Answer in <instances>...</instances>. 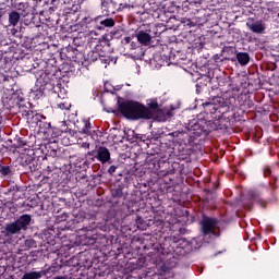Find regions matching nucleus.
<instances>
[{
  "label": "nucleus",
  "mask_w": 279,
  "mask_h": 279,
  "mask_svg": "<svg viewBox=\"0 0 279 279\" xmlns=\"http://www.w3.org/2000/svg\"><path fill=\"white\" fill-rule=\"evenodd\" d=\"M159 108L158 98L147 99L146 105H144V121H151L156 117Z\"/></svg>",
  "instance_id": "5"
},
{
  "label": "nucleus",
  "mask_w": 279,
  "mask_h": 279,
  "mask_svg": "<svg viewBox=\"0 0 279 279\" xmlns=\"http://www.w3.org/2000/svg\"><path fill=\"white\" fill-rule=\"evenodd\" d=\"M272 178H274L275 182L278 180V177H276V175H274Z\"/></svg>",
  "instance_id": "46"
},
{
  "label": "nucleus",
  "mask_w": 279,
  "mask_h": 279,
  "mask_svg": "<svg viewBox=\"0 0 279 279\" xmlns=\"http://www.w3.org/2000/svg\"><path fill=\"white\" fill-rule=\"evenodd\" d=\"M117 112L122 114L129 121H145V105L136 100H125L121 96H118Z\"/></svg>",
  "instance_id": "2"
},
{
  "label": "nucleus",
  "mask_w": 279,
  "mask_h": 279,
  "mask_svg": "<svg viewBox=\"0 0 279 279\" xmlns=\"http://www.w3.org/2000/svg\"><path fill=\"white\" fill-rule=\"evenodd\" d=\"M187 132H174L173 136H181L185 145L195 143L198 136H208L213 132V125L206 120H192L186 126Z\"/></svg>",
  "instance_id": "1"
},
{
  "label": "nucleus",
  "mask_w": 279,
  "mask_h": 279,
  "mask_svg": "<svg viewBox=\"0 0 279 279\" xmlns=\"http://www.w3.org/2000/svg\"><path fill=\"white\" fill-rule=\"evenodd\" d=\"M26 167H28V169H29L31 171H38V166H35V165H34V161H29V162L26 165Z\"/></svg>",
  "instance_id": "36"
},
{
  "label": "nucleus",
  "mask_w": 279,
  "mask_h": 279,
  "mask_svg": "<svg viewBox=\"0 0 279 279\" xmlns=\"http://www.w3.org/2000/svg\"><path fill=\"white\" fill-rule=\"evenodd\" d=\"M24 247H25V250L36 248V247H38V242H36V240H34L32 238H27L24 241Z\"/></svg>",
  "instance_id": "24"
},
{
  "label": "nucleus",
  "mask_w": 279,
  "mask_h": 279,
  "mask_svg": "<svg viewBox=\"0 0 279 279\" xmlns=\"http://www.w3.org/2000/svg\"><path fill=\"white\" fill-rule=\"evenodd\" d=\"M32 223V215L24 214L17 217L14 221L5 223L2 234L4 236H14V234H21L29 229Z\"/></svg>",
  "instance_id": "3"
},
{
  "label": "nucleus",
  "mask_w": 279,
  "mask_h": 279,
  "mask_svg": "<svg viewBox=\"0 0 279 279\" xmlns=\"http://www.w3.org/2000/svg\"><path fill=\"white\" fill-rule=\"evenodd\" d=\"M137 40L141 45H149V43H151V35H149V33H145L144 31H140L137 33Z\"/></svg>",
  "instance_id": "15"
},
{
  "label": "nucleus",
  "mask_w": 279,
  "mask_h": 279,
  "mask_svg": "<svg viewBox=\"0 0 279 279\" xmlns=\"http://www.w3.org/2000/svg\"><path fill=\"white\" fill-rule=\"evenodd\" d=\"M22 99L23 97L19 96L17 94H10L9 96L2 98L3 108L16 113Z\"/></svg>",
  "instance_id": "7"
},
{
  "label": "nucleus",
  "mask_w": 279,
  "mask_h": 279,
  "mask_svg": "<svg viewBox=\"0 0 279 279\" xmlns=\"http://www.w3.org/2000/svg\"><path fill=\"white\" fill-rule=\"evenodd\" d=\"M19 12H22V16H29V3L28 2H20L15 5Z\"/></svg>",
  "instance_id": "18"
},
{
  "label": "nucleus",
  "mask_w": 279,
  "mask_h": 279,
  "mask_svg": "<svg viewBox=\"0 0 279 279\" xmlns=\"http://www.w3.org/2000/svg\"><path fill=\"white\" fill-rule=\"evenodd\" d=\"M210 97H219V94H214V95H210Z\"/></svg>",
  "instance_id": "45"
},
{
  "label": "nucleus",
  "mask_w": 279,
  "mask_h": 279,
  "mask_svg": "<svg viewBox=\"0 0 279 279\" xmlns=\"http://www.w3.org/2000/svg\"><path fill=\"white\" fill-rule=\"evenodd\" d=\"M52 172H53V167L52 166H48L47 168L44 169V173H47V175H49Z\"/></svg>",
  "instance_id": "39"
},
{
  "label": "nucleus",
  "mask_w": 279,
  "mask_h": 279,
  "mask_svg": "<svg viewBox=\"0 0 279 279\" xmlns=\"http://www.w3.org/2000/svg\"><path fill=\"white\" fill-rule=\"evenodd\" d=\"M135 223L138 230H147V222H145L141 217L136 218Z\"/></svg>",
  "instance_id": "28"
},
{
  "label": "nucleus",
  "mask_w": 279,
  "mask_h": 279,
  "mask_svg": "<svg viewBox=\"0 0 279 279\" xmlns=\"http://www.w3.org/2000/svg\"><path fill=\"white\" fill-rule=\"evenodd\" d=\"M99 22L98 29H104L105 27H114V20L112 17H97Z\"/></svg>",
  "instance_id": "14"
},
{
  "label": "nucleus",
  "mask_w": 279,
  "mask_h": 279,
  "mask_svg": "<svg viewBox=\"0 0 279 279\" xmlns=\"http://www.w3.org/2000/svg\"><path fill=\"white\" fill-rule=\"evenodd\" d=\"M160 57L165 58V60L171 61L173 59V52L171 51V48H169L167 45L162 46Z\"/></svg>",
  "instance_id": "19"
},
{
  "label": "nucleus",
  "mask_w": 279,
  "mask_h": 279,
  "mask_svg": "<svg viewBox=\"0 0 279 279\" xmlns=\"http://www.w3.org/2000/svg\"><path fill=\"white\" fill-rule=\"evenodd\" d=\"M166 114L168 116V119H171V117H173V113L171 111H167Z\"/></svg>",
  "instance_id": "44"
},
{
  "label": "nucleus",
  "mask_w": 279,
  "mask_h": 279,
  "mask_svg": "<svg viewBox=\"0 0 279 279\" xmlns=\"http://www.w3.org/2000/svg\"><path fill=\"white\" fill-rule=\"evenodd\" d=\"M236 60L241 66H246V64H250V53L247 52H238L236 53Z\"/></svg>",
  "instance_id": "16"
},
{
  "label": "nucleus",
  "mask_w": 279,
  "mask_h": 279,
  "mask_svg": "<svg viewBox=\"0 0 279 279\" xmlns=\"http://www.w3.org/2000/svg\"><path fill=\"white\" fill-rule=\"evenodd\" d=\"M47 150L46 156H50L51 158H56L58 156V150L51 147V144L45 146Z\"/></svg>",
  "instance_id": "26"
},
{
  "label": "nucleus",
  "mask_w": 279,
  "mask_h": 279,
  "mask_svg": "<svg viewBox=\"0 0 279 279\" xmlns=\"http://www.w3.org/2000/svg\"><path fill=\"white\" fill-rule=\"evenodd\" d=\"M27 145V141L23 140V137H19L16 140V143L14 144V146L19 149V148H23Z\"/></svg>",
  "instance_id": "33"
},
{
  "label": "nucleus",
  "mask_w": 279,
  "mask_h": 279,
  "mask_svg": "<svg viewBox=\"0 0 279 279\" xmlns=\"http://www.w3.org/2000/svg\"><path fill=\"white\" fill-rule=\"evenodd\" d=\"M100 53H98L97 51L95 50H92V52L88 54V58L92 62H97V60H99L100 58Z\"/></svg>",
  "instance_id": "32"
},
{
  "label": "nucleus",
  "mask_w": 279,
  "mask_h": 279,
  "mask_svg": "<svg viewBox=\"0 0 279 279\" xmlns=\"http://www.w3.org/2000/svg\"><path fill=\"white\" fill-rule=\"evenodd\" d=\"M87 243L88 245H95L96 247H99L100 245H106V243H108V239L101 234H93Z\"/></svg>",
  "instance_id": "13"
},
{
  "label": "nucleus",
  "mask_w": 279,
  "mask_h": 279,
  "mask_svg": "<svg viewBox=\"0 0 279 279\" xmlns=\"http://www.w3.org/2000/svg\"><path fill=\"white\" fill-rule=\"evenodd\" d=\"M99 226H97V222H95V219H90L89 225L84 227V230H86L87 232H90L93 230H97Z\"/></svg>",
  "instance_id": "30"
},
{
  "label": "nucleus",
  "mask_w": 279,
  "mask_h": 279,
  "mask_svg": "<svg viewBox=\"0 0 279 279\" xmlns=\"http://www.w3.org/2000/svg\"><path fill=\"white\" fill-rule=\"evenodd\" d=\"M19 21H21V14L16 11H12L9 14V23L10 25H12L13 27H16V25H19Z\"/></svg>",
  "instance_id": "20"
},
{
  "label": "nucleus",
  "mask_w": 279,
  "mask_h": 279,
  "mask_svg": "<svg viewBox=\"0 0 279 279\" xmlns=\"http://www.w3.org/2000/svg\"><path fill=\"white\" fill-rule=\"evenodd\" d=\"M149 256H151V253H149Z\"/></svg>",
  "instance_id": "47"
},
{
  "label": "nucleus",
  "mask_w": 279,
  "mask_h": 279,
  "mask_svg": "<svg viewBox=\"0 0 279 279\" xmlns=\"http://www.w3.org/2000/svg\"><path fill=\"white\" fill-rule=\"evenodd\" d=\"M263 173H264V178H269V177H271V167L265 166V167L263 168Z\"/></svg>",
  "instance_id": "34"
},
{
  "label": "nucleus",
  "mask_w": 279,
  "mask_h": 279,
  "mask_svg": "<svg viewBox=\"0 0 279 279\" xmlns=\"http://www.w3.org/2000/svg\"><path fill=\"white\" fill-rule=\"evenodd\" d=\"M248 29L253 32V34H263L265 29H267V26L265 25V22L263 20L250 23H246Z\"/></svg>",
  "instance_id": "11"
},
{
  "label": "nucleus",
  "mask_w": 279,
  "mask_h": 279,
  "mask_svg": "<svg viewBox=\"0 0 279 279\" xmlns=\"http://www.w3.org/2000/svg\"><path fill=\"white\" fill-rule=\"evenodd\" d=\"M213 60L214 62H223V59H221V54H214Z\"/></svg>",
  "instance_id": "38"
},
{
  "label": "nucleus",
  "mask_w": 279,
  "mask_h": 279,
  "mask_svg": "<svg viewBox=\"0 0 279 279\" xmlns=\"http://www.w3.org/2000/svg\"><path fill=\"white\" fill-rule=\"evenodd\" d=\"M94 158H97L101 165H106L108 162L109 165H112V158L110 157V149H108L106 146H100L96 149V155Z\"/></svg>",
  "instance_id": "9"
},
{
  "label": "nucleus",
  "mask_w": 279,
  "mask_h": 279,
  "mask_svg": "<svg viewBox=\"0 0 279 279\" xmlns=\"http://www.w3.org/2000/svg\"><path fill=\"white\" fill-rule=\"evenodd\" d=\"M37 125L39 126V132H41V134H47V136H52V138L58 136L53 134V128H51V123L39 120Z\"/></svg>",
  "instance_id": "12"
},
{
  "label": "nucleus",
  "mask_w": 279,
  "mask_h": 279,
  "mask_svg": "<svg viewBox=\"0 0 279 279\" xmlns=\"http://www.w3.org/2000/svg\"><path fill=\"white\" fill-rule=\"evenodd\" d=\"M126 210H128L129 215H134V213H138V210H140L138 202L129 201L126 204Z\"/></svg>",
  "instance_id": "21"
},
{
  "label": "nucleus",
  "mask_w": 279,
  "mask_h": 279,
  "mask_svg": "<svg viewBox=\"0 0 279 279\" xmlns=\"http://www.w3.org/2000/svg\"><path fill=\"white\" fill-rule=\"evenodd\" d=\"M125 8H130V4L120 3L119 8L117 9V2L112 0H102L101 1V10L105 16H110V14H117V10H125Z\"/></svg>",
  "instance_id": "6"
},
{
  "label": "nucleus",
  "mask_w": 279,
  "mask_h": 279,
  "mask_svg": "<svg viewBox=\"0 0 279 279\" xmlns=\"http://www.w3.org/2000/svg\"><path fill=\"white\" fill-rule=\"evenodd\" d=\"M12 175V168L10 166L0 165V177L10 178Z\"/></svg>",
  "instance_id": "22"
},
{
  "label": "nucleus",
  "mask_w": 279,
  "mask_h": 279,
  "mask_svg": "<svg viewBox=\"0 0 279 279\" xmlns=\"http://www.w3.org/2000/svg\"><path fill=\"white\" fill-rule=\"evenodd\" d=\"M219 223V220L217 218H211V217H204L203 220L201 221L202 226V233L204 236H208V234H215V226Z\"/></svg>",
  "instance_id": "8"
},
{
  "label": "nucleus",
  "mask_w": 279,
  "mask_h": 279,
  "mask_svg": "<svg viewBox=\"0 0 279 279\" xmlns=\"http://www.w3.org/2000/svg\"><path fill=\"white\" fill-rule=\"evenodd\" d=\"M251 199H254V202H257L262 206V208H267V201L259 198L258 194H252Z\"/></svg>",
  "instance_id": "27"
},
{
  "label": "nucleus",
  "mask_w": 279,
  "mask_h": 279,
  "mask_svg": "<svg viewBox=\"0 0 279 279\" xmlns=\"http://www.w3.org/2000/svg\"><path fill=\"white\" fill-rule=\"evenodd\" d=\"M204 108L206 114H209L213 121H221L226 119V116L228 114V109L225 110L223 107L213 102L205 104Z\"/></svg>",
  "instance_id": "4"
},
{
  "label": "nucleus",
  "mask_w": 279,
  "mask_h": 279,
  "mask_svg": "<svg viewBox=\"0 0 279 279\" xmlns=\"http://www.w3.org/2000/svg\"><path fill=\"white\" fill-rule=\"evenodd\" d=\"M111 197H113V199L123 197V187L113 189L111 191Z\"/></svg>",
  "instance_id": "29"
},
{
  "label": "nucleus",
  "mask_w": 279,
  "mask_h": 279,
  "mask_svg": "<svg viewBox=\"0 0 279 279\" xmlns=\"http://www.w3.org/2000/svg\"><path fill=\"white\" fill-rule=\"evenodd\" d=\"M76 128L81 134H88L90 132V120H83L82 125L76 124Z\"/></svg>",
  "instance_id": "17"
},
{
  "label": "nucleus",
  "mask_w": 279,
  "mask_h": 279,
  "mask_svg": "<svg viewBox=\"0 0 279 279\" xmlns=\"http://www.w3.org/2000/svg\"><path fill=\"white\" fill-rule=\"evenodd\" d=\"M100 62H102V64H110V57L106 56V54H101L99 57Z\"/></svg>",
  "instance_id": "35"
},
{
  "label": "nucleus",
  "mask_w": 279,
  "mask_h": 279,
  "mask_svg": "<svg viewBox=\"0 0 279 279\" xmlns=\"http://www.w3.org/2000/svg\"><path fill=\"white\" fill-rule=\"evenodd\" d=\"M202 90H204L202 88V86H199V84H196V93L199 95V93H202Z\"/></svg>",
  "instance_id": "42"
},
{
  "label": "nucleus",
  "mask_w": 279,
  "mask_h": 279,
  "mask_svg": "<svg viewBox=\"0 0 279 279\" xmlns=\"http://www.w3.org/2000/svg\"><path fill=\"white\" fill-rule=\"evenodd\" d=\"M117 169H119V167L110 166L109 169H108L109 175H114V173L117 172Z\"/></svg>",
  "instance_id": "37"
},
{
  "label": "nucleus",
  "mask_w": 279,
  "mask_h": 279,
  "mask_svg": "<svg viewBox=\"0 0 279 279\" xmlns=\"http://www.w3.org/2000/svg\"><path fill=\"white\" fill-rule=\"evenodd\" d=\"M40 278H43V272L40 271L25 272L22 277V279H40Z\"/></svg>",
  "instance_id": "23"
},
{
  "label": "nucleus",
  "mask_w": 279,
  "mask_h": 279,
  "mask_svg": "<svg viewBox=\"0 0 279 279\" xmlns=\"http://www.w3.org/2000/svg\"><path fill=\"white\" fill-rule=\"evenodd\" d=\"M94 51L98 52L100 56H106V46H104V44H98L94 47Z\"/></svg>",
  "instance_id": "31"
},
{
  "label": "nucleus",
  "mask_w": 279,
  "mask_h": 279,
  "mask_svg": "<svg viewBox=\"0 0 279 279\" xmlns=\"http://www.w3.org/2000/svg\"><path fill=\"white\" fill-rule=\"evenodd\" d=\"M130 43H132V37H124L122 39V45H130Z\"/></svg>",
  "instance_id": "40"
},
{
  "label": "nucleus",
  "mask_w": 279,
  "mask_h": 279,
  "mask_svg": "<svg viewBox=\"0 0 279 279\" xmlns=\"http://www.w3.org/2000/svg\"><path fill=\"white\" fill-rule=\"evenodd\" d=\"M16 112H21L23 117H32L34 114V111H32V104L25 101L24 98L20 101Z\"/></svg>",
  "instance_id": "10"
},
{
  "label": "nucleus",
  "mask_w": 279,
  "mask_h": 279,
  "mask_svg": "<svg viewBox=\"0 0 279 279\" xmlns=\"http://www.w3.org/2000/svg\"><path fill=\"white\" fill-rule=\"evenodd\" d=\"M146 257H138L133 262V269H143L145 267Z\"/></svg>",
  "instance_id": "25"
},
{
  "label": "nucleus",
  "mask_w": 279,
  "mask_h": 279,
  "mask_svg": "<svg viewBox=\"0 0 279 279\" xmlns=\"http://www.w3.org/2000/svg\"><path fill=\"white\" fill-rule=\"evenodd\" d=\"M215 90H219V87H217V85L211 86V93H215Z\"/></svg>",
  "instance_id": "43"
},
{
  "label": "nucleus",
  "mask_w": 279,
  "mask_h": 279,
  "mask_svg": "<svg viewBox=\"0 0 279 279\" xmlns=\"http://www.w3.org/2000/svg\"><path fill=\"white\" fill-rule=\"evenodd\" d=\"M59 108H60L61 110H69V106H66V102H61V104H59Z\"/></svg>",
  "instance_id": "41"
}]
</instances>
